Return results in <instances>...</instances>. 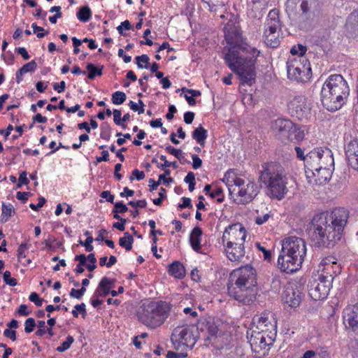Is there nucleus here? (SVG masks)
<instances>
[{"instance_id": "f257e3e1", "label": "nucleus", "mask_w": 358, "mask_h": 358, "mask_svg": "<svg viewBox=\"0 0 358 358\" xmlns=\"http://www.w3.org/2000/svg\"><path fill=\"white\" fill-rule=\"evenodd\" d=\"M348 219V212L343 208H335L330 214H316L306 229L309 240L317 248H333L341 240Z\"/></svg>"}, {"instance_id": "f03ea898", "label": "nucleus", "mask_w": 358, "mask_h": 358, "mask_svg": "<svg viewBox=\"0 0 358 358\" xmlns=\"http://www.w3.org/2000/svg\"><path fill=\"white\" fill-rule=\"evenodd\" d=\"M227 291L229 296L240 303H252L258 292L255 270L249 265L234 270L228 279Z\"/></svg>"}, {"instance_id": "7ed1b4c3", "label": "nucleus", "mask_w": 358, "mask_h": 358, "mask_svg": "<svg viewBox=\"0 0 358 358\" xmlns=\"http://www.w3.org/2000/svg\"><path fill=\"white\" fill-rule=\"evenodd\" d=\"M247 52L251 55L250 57L241 55L236 48H231L225 55L224 59L229 69L238 76L242 84L252 85L255 81V63L260 52L251 47L247 49Z\"/></svg>"}, {"instance_id": "20e7f679", "label": "nucleus", "mask_w": 358, "mask_h": 358, "mask_svg": "<svg viewBox=\"0 0 358 358\" xmlns=\"http://www.w3.org/2000/svg\"><path fill=\"white\" fill-rule=\"evenodd\" d=\"M306 255V244L303 239L290 236L282 241L278 259V266L282 272L294 273L302 265Z\"/></svg>"}, {"instance_id": "39448f33", "label": "nucleus", "mask_w": 358, "mask_h": 358, "mask_svg": "<svg viewBox=\"0 0 358 358\" xmlns=\"http://www.w3.org/2000/svg\"><path fill=\"white\" fill-rule=\"evenodd\" d=\"M262 168L259 180L267 186L272 197L278 200L282 199L288 191L287 187L288 178L284 168L276 162L265 164Z\"/></svg>"}, {"instance_id": "423d86ee", "label": "nucleus", "mask_w": 358, "mask_h": 358, "mask_svg": "<svg viewBox=\"0 0 358 358\" xmlns=\"http://www.w3.org/2000/svg\"><path fill=\"white\" fill-rule=\"evenodd\" d=\"M231 197H238V203L246 205L255 199L259 193V187L253 180L237 177L232 171H227L222 178Z\"/></svg>"}, {"instance_id": "0eeeda50", "label": "nucleus", "mask_w": 358, "mask_h": 358, "mask_svg": "<svg viewBox=\"0 0 358 358\" xmlns=\"http://www.w3.org/2000/svg\"><path fill=\"white\" fill-rule=\"evenodd\" d=\"M171 305L164 301H153L143 303L138 312L141 323L150 329L162 325L168 318Z\"/></svg>"}, {"instance_id": "6e6552de", "label": "nucleus", "mask_w": 358, "mask_h": 358, "mask_svg": "<svg viewBox=\"0 0 358 358\" xmlns=\"http://www.w3.org/2000/svg\"><path fill=\"white\" fill-rule=\"evenodd\" d=\"M334 166L331 150L327 148H316L306 155V173L315 176V171H320L321 167Z\"/></svg>"}, {"instance_id": "1a4fd4ad", "label": "nucleus", "mask_w": 358, "mask_h": 358, "mask_svg": "<svg viewBox=\"0 0 358 358\" xmlns=\"http://www.w3.org/2000/svg\"><path fill=\"white\" fill-rule=\"evenodd\" d=\"M336 275V271L332 273L327 271H322L317 277L310 281L308 292L310 297L315 301L322 300L327 298L332 287L334 276Z\"/></svg>"}, {"instance_id": "9d476101", "label": "nucleus", "mask_w": 358, "mask_h": 358, "mask_svg": "<svg viewBox=\"0 0 358 358\" xmlns=\"http://www.w3.org/2000/svg\"><path fill=\"white\" fill-rule=\"evenodd\" d=\"M194 327L188 325L176 327L171 334V341L174 349L184 351L192 349L196 342L197 336L194 332Z\"/></svg>"}, {"instance_id": "9b49d317", "label": "nucleus", "mask_w": 358, "mask_h": 358, "mask_svg": "<svg viewBox=\"0 0 358 358\" xmlns=\"http://www.w3.org/2000/svg\"><path fill=\"white\" fill-rule=\"evenodd\" d=\"M287 106L289 115L300 121H306L311 116L312 103L304 95L290 96Z\"/></svg>"}, {"instance_id": "f8f14e48", "label": "nucleus", "mask_w": 358, "mask_h": 358, "mask_svg": "<svg viewBox=\"0 0 358 358\" xmlns=\"http://www.w3.org/2000/svg\"><path fill=\"white\" fill-rule=\"evenodd\" d=\"M264 27V43L268 47L277 48L280 45L279 33L280 30L278 10L273 9L268 13Z\"/></svg>"}, {"instance_id": "ddd939ff", "label": "nucleus", "mask_w": 358, "mask_h": 358, "mask_svg": "<svg viewBox=\"0 0 358 358\" xmlns=\"http://www.w3.org/2000/svg\"><path fill=\"white\" fill-rule=\"evenodd\" d=\"M322 90L327 91L338 95L348 97L350 87L347 81L340 74H334L329 76L324 83Z\"/></svg>"}, {"instance_id": "4468645a", "label": "nucleus", "mask_w": 358, "mask_h": 358, "mask_svg": "<svg viewBox=\"0 0 358 358\" xmlns=\"http://www.w3.org/2000/svg\"><path fill=\"white\" fill-rule=\"evenodd\" d=\"M276 336L273 334L253 331L250 339V343L253 351L259 353L262 350H268L273 345Z\"/></svg>"}, {"instance_id": "2eb2a0df", "label": "nucleus", "mask_w": 358, "mask_h": 358, "mask_svg": "<svg viewBox=\"0 0 358 358\" xmlns=\"http://www.w3.org/2000/svg\"><path fill=\"white\" fill-rule=\"evenodd\" d=\"M303 289L296 284L287 285L282 294V300L292 308L298 307L303 297Z\"/></svg>"}, {"instance_id": "dca6fc26", "label": "nucleus", "mask_w": 358, "mask_h": 358, "mask_svg": "<svg viewBox=\"0 0 358 358\" xmlns=\"http://www.w3.org/2000/svg\"><path fill=\"white\" fill-rule=\"evenodd\" d=\"M246 238V230L241 223L229 225L224 231L222 242H231L235 245H243Z\"/></svg>"}, {"instance_id": "f3484780", "label": "nucleus", "mask_w": 358, "mask_h": 358, "mask_svg": "<svg viewBox=\"0 0 358 358\" xmlns=\"http://www.w3.org/2000/svg\"><path fill=\"white\" fill-rule=\"evenodd\" d=\"M253 322L259 331L277 334V322L271 313H264L260 316H255Z\"/></svg>"}, {"instance_id": "a211bd4d", "label": "nucleus", "mask_w": 358, "mask_h": 358, "mask_svg": "<svg viewBox=\"0 0 358 358\" xmlns=\"http://www.w3.org/2000/svg\"><path fill=\"white\" fill-rule=\"evenodd\" d=\"M320 96L323 106L327 110L331 112L341 108L348 99V97L343 96L342 95H338L324 90H321Z\"/></svg>"}, {"instance_id": "6ab92c4d", "label": "nucleus", "mask_w": 358, "mask_h": 358, "mask_svg": "<svg viewBox=\"0 0 358 358\" xmlns=\"http://www.w3.org/2000/svg\"><path fill=\"white\" fill-rule=\"evenodd\" d=\"M287 70L288 78L297 82L305 83L311 76L310 68L301 66L300 64H289Z\"/></svg>"}, {"instance_id": "aec40b11", "label": "nucleus", "mask_w": 358, "mask_h": 358, "mask_svg": "<svg viewBox=\"0 0 358 358\" xmlns=\"http://www.w3.org/2000/svg\"><path fill=\"white\" fill-rule=\"evenodd\" d=\"M343 324L358 334V303L348 306L343 311Z\"/></svg>"}, {"instance_id": "412c9836", "label": "nucleus", "mask_w": 358, "mask_h": 358, "mask_svg": "<svg viewBox=\"0 0 358 358\" xmlns=\"http://www.w3.org/2000/svg\"><path fill=\"white\" fill-rule=\"evenodd\" d=\"M345 151L349 166L358 172V139L355 138L348 142Z\"/></svg>"}, {"instance_id": "4be33fe9", "label": "nucleus", "mask_w": 358, "mask_h": 358, "mask_svg": "<svg viewBox=\"0 0 358 358\" xmlns=\"http://www.w3.org/2000/svg\"><path fill=\"white\" fill-rule=\"evenodd\" d=\"M196 330L208 334L207 339L208 340L210 339V337L216 336L218 333V327L212 317L201 318L197 324Z\"/></svg>"}, {"instance_id": "5701e85b", "label": "nucleus", "mask_w": 358, "mask_h": 358, "mask_svg": "<svg viewBox=\"0 0 358 358\" xmlns=\"http://www.w3.org/2000/svg\"><path fill=\"white\" fill-rule=\"evenodd\" d=\"M292 127L293 122L285 118H278L272 123L273 131L282 141H285L287 131L292 129Z\"/></svg>"}, {"instance_id": "b1692460", "label": "nucleus", "mask_w": 358, "mask_h": 358, "mask_svg": "<svg viewBox=\"0 0 358 358\" xmlns=\"http://www.w3.org/2000/svg\"><path fill=\"white\" fill-rule=\"evenodd\" d=\"M226 254L229 259L231 262L239 261L245 255L243 245H235L231 242L226 243Z\"/></svg>"}, {"instance_id": "393cba45", "label": "nucleus", "mask_w": 358, "mask_h": 358, "mask_svg": "<svg viewBox=\"0 0 358 358\" xmlns=\"http://www.w3.org/2000/svg\"><path fill=\"white\" fill-rule=\"evenodd\" d=\"M345 26L350 36L358 38V9L348 16Z\"/></svg>"}, {"instance_id": "a878e982", "label": "nucleus", "mask_w": 358, "mask_h": 358, "mask_svg": "<svg viewBox=\"0 0 358 358\" xmlns=\"http://www.w3.org/2000/svg\"><path fill=\"white\" fill-rule=\"evenodd\" d=\"M114 280H110L107 277H103L99 285L96 289L95 290L94 293V296L95 297H100V296H106L110 293V289L111 288V286L113 285Z\"/></svg>"}, {"instance_id": "bb28decb", "label": "nucleus", "mask_w": 358, "mask_h": 358, "mask_svg": "<svg viewBox=\"0 0 358 358\" xmlns=\"http://www.w3.org/2000/svg\"><path fill=\"white\" fill-rule=\"evenodd\" d=\"M202 234L203 231L199 227H194L190 233L189 243L192 249L196 252H199L201 250V239Z\"/></svg>"}, {"instance_id": "cd10ccee", "label": "nucleus", "mask_w": 358, "mask_h": 358, "mask_svg": "<svg viewBox=\"0 0 358 358\" xmlns=\"http://www.w3.org/2000/svg\"><path fill=\"white\" fill-rule=\"evenodd\" d=\"M287 134L285 137V141H296L299 142L303 140L304 137L303 131L301 130V129L293 122L292 129L287 131Z\"/></svg>"}, {"instance_id": "c85d7f7f", "label": "nucleus", "mask_w": 358, "mask_h": 358, "mask_svg": "<svg viewBox=\"0 0 358 358\" xmlns=\"http://www.w3.org/2000/svg\"><path fill=\"white\" fill-rule=\"evenodd\" d=\"M169 273L172 276L181 279L185 275V269L180 262L176 261L170 264Z\"/></svg>"}, {"instance_id": "c756f323", "label": "nucleus", "mask_w": 358, "mask_h": 358, "mask_svg": "<svg viewBox=\"0 0 358 358\" xmlns=\"http://www.w3.org/2000/svg\"><path fill=\"white\" fill-rule=\"evenodd\" d=\"M208 137V131L201 125L192 131V138L201 145L204 146L205 141Z\"/></svg>"}, {"instance_id": "7c9ffc66", "label": "nucleus", "mask_w": 358, "mask_h": 358, "mask_svg": "<svg viewBox=\"0 0 358 358\" xmlns=\"http://www.w3.org/2000/svg\"><path fill=\"white\" fill-rule=\"evenodd\" d=\"M334 166L324 167L322 166L320 171H315V176H317L320 182H327L331 178V175Z\"/></svg>"}, {"instance_id": "2f4dec72", "label": "nucleus", "mask_w": 358, "mask_h": 358, "mask_svg": "<svg viewBox=\"0 0 358 358\" xmlns=\"http://www.w3.org/2000/svg\"><path fill=\"white\" fill-rule=\"evenodd\" d=\"M92 14L90 8L87 6H84L79 8L76 16L80 22H87L90 20Z\"/></svg>"}, {"instance_id": "473e14b6", "label": "nucleus", "mask_w": 358, "mask_h": 358, "mask_svg": "<svg viewBox=\"0 0 358 358\" xmlns=\"http://www.w3.org/2000/svg\"><path fill=\"white\" fill-rule=\"evenodd\" d=\"M2 213L1 221L3 223H5L8 221L9 218L15 213V209L12 204H6L5 203H2Z\"/></svg>"}, {"instance_id": "72a5a7b5", "label": "nucleus", "mask_w": 358, "mask_h": 358, "mask_svg": "<svg viewBox=\"0 0 358 358\" xmlns=\"http://www.w3.org/2000/svg\"><path fill=\"white\" fill-rule=\"evenodd\" d=\"M133 243H134V238L128 232H125L124 234V236L119 239L120 245L121 247L124 248L127 251H129L132 249Z\"/></svg>"}, {"instance_id": "f704fd0d", "label": "nucleus", "mask_w": 358, "mask_h": 358, "mask_svg": "<svg viewBox=\"0 0 358 358\" xmlns=\"http://www.w3.org/2000/svg\"><path fill=\"white\" fill-rule=\"evenodd\" d=\"M86 69L88 71L87 78L89 79H94L96 76H100L102 75V71L103 66L100 67L95 66L93 64L89 63L86 66Z\"/></svg>"}, {"instance_id": "c9c22d12", "label": "nucleus", "mask_w": 358, "mask_h": 358, "mask_svg": "<svg viewBox=\"0 0 358 358\" xmlns=\"http://www.w3.org/2000/svg\"><path fill=\"white\" fill-rule=\"evenodd\" d=\"M128 210L127 206L122 202L118 201L114 204V208L112 210L114 219L122 218L119 215V213H124Z\"/></svg>"}, {"instance_id": "e433bc0d", "label": "nucleus", "mask_w": 358, "mask_h": 358, "mask_svg": "<svg viewBox=\"0 0 358 358\" xmlns=\"http://www.w3.org/2000/svg\"><path fill=\"white\" fill-rule=\"evenodd\" d=\"M159 158L161 160L164 161V164H159L156 158H153L152 159V162L156 164L157 166L160 169H164V168H168L169 166H172L173 169H177L178 166L176 162H169L166 160V156L164 155H161Z\"/></svg>"}, {"instance_id": "4c0bfd02", "label": "nucleus", "mask_w": 358, "mask_h": 358, "mask_svg": "<svg viewBox=\"0 0 358 358\" xmlns=\"http://www.w3.org/2000/svg\"><path fill=\"white\" fill-rule=\"evenodd\" d=\"M166 150L171 155L176 157L180 162L181 164H184L186 162V159L185 158L184 153L182 152V151L181 150L176 149V148L172 147L171 145H168L166 147Z\"/></svg>"}, {"instance_id": "58836bf2", "label": "nucleus", "mask_w": 358, "mask_h": 358, "mask_svg": "<svg viewBox=\"0 0 358 358\" xmlns=\"http://www.w3.org/2000/svg\"><path fill=\"white\" fill-rule=\"evenodd\" d=\"M101 134L100 137L102 139L108 141L110 138L111 127L108 122H103L100 127Z\"/></svg>"}, {"instance_id": "ea45409f", "label": "nucleus", "mask_w": 358, "mask_h": 358, "mask_svg": "<svg viewBox=\"0 0 358 358\" xmlns=\"http://www.w3.org/2000/svg\"><path fill=\"white\" fill-rule=\"evenodd\" d=\"M135 59L136 61V64L139 69L149 68L150 57L147 55L137 56L135 58Z\"/></svg>"}, {"instance_id": "a19ab883", "label": "nucleus", "mask_w": 358, "mask_h": 358, "mask_svg": "<svg viewBox=\"0 0 358 358\" xmlns=\"http://www.w3.org/2000/svg\"><path fill=\"white\" fill-rule=\"evenodd\" d=\"M126 98L124 92L117 91L112 94V102L115 105H120L125 101Z\"/></svg>"}, {"instance_id": "79ce46f5", "label": "nucleus", "mask_w": 358, "mask_h": 358, "mask_svg": "<svg viewBox=\"0 0 358 358\" xmlns=\"http://www.w3.org/2000/svg\"><path fill=\"white\" fill-rule=\"evenodd\" d=\"M334 258L331 257L324 259L322 262V264L324 266L322 271H327L328 272L331 273V271L334 269V266H336L339 269L338 266L336 265V262L334 261Z\"/></svg>"}, {"instance_id": "37998d69", "label": "nucleus", "mask_w": 358, "mask_h": 358, "mask_svg": "<svg viewBox=\"0 0 358 358\" xmlns=\"http://www.w3.org/2000/svg\"><path fill=\"white\" fill-rule=\"evenodd\" d=\"M37 68V64L34 60L24 64L22 68L20 69V74H24L27 73L34 72Z\"/></svg>"}, {"instance_id": "c03bdc74", "label": "nucleus", "mask_w": 358, "mask_h": 358, "mask_svg": "<svg viewBox=\"0 0 358 358\" xmlns=\"http://www.w3.org/2000/svg\"><path fill=\"white\" fill-rule=\"evenodd\" d=\"M74 342V338L71 336H68L66 340L62 343L61 345L57 348V351L63 352L71 348V345Z\"/></svg>"}, {"instance_id": "a18cd8bd", "label": "nucleus", "mask_w": 358, "mask_h": 358, "mask_svg": "<svg viewBox=\"0 0 358 358\" xmlns=\"http://www.w3.org/2000/svg\"><path fill=\"white\" fill-rule=\"evenodd\" d=\"M307 51V48L305 45H303L301 44H298L297 45L293 46L290 52L293 55H298L299 56H303L305 55V53Z\"/></svg>"}, {"instance_id": "49530a36", "label": "nucleus", "mask_w": 358, "mask_h": 358, "mask_svg": "<svg viewBox=\"0 0 358 358\" xmlns=\"http://www.w3.org/2000/svg\"><path fill=\"white\" fill-rule=\"evenodd\" d=\"M314 0H303L300 4V10L303 15H306L310 10Z\"/></svg>"}, {"instance_id": "de8ad7c7", "label": "nucleus", "mask_w": 358, "mask_h": 358, "mask_svg": "<svg viewBox=\"0 0 358 358\" xmlns=\"http://www.w3.org/2000/svg\"><path fill=\"white\" fill-rule=\"evenodd\" d=\"M3 279L6 285L11 287H14L17 284V281L15 278H11V273L9 271H6L3 275Z\"/></svg>"}, {"instance_id": "09e8293b", "label": "nucleus", "mask_w": 358, "mask_h": 358, "mask_svg": "<svg viewBox=\"0 0 358 358\" xmlns=\"http://www.w3.org/2000/svg\"><path fill=\"white\" fill-rule=\"evenodd\" d=\"M222 189L221 187H216L213 191L209 193V196L214 199L217 198V201L218 203H222L224 201V196L222 195Z\"/></svg>"}, {"instance_id": "8fccbe9b", "label": "nucleus", "mask_w": 358, "mask_h": 358, "mask_svg": "<svg viewBox=\"0 0 358 358\" xmlns=\"http://www.w3.org/2000/svg\"><path fill=\"white\" fill-rule=\"evenodd\" d=\"M24 326V331L27 334H30L34 330L36 327L35 320L32 317H29L25 320Z\"/></svg>"}, {"instance_id": "3c124183", "label": "nucleus", "mask_w": 358, "mask_h": 358, "mask_svg": "<svg viewBox=\"0 0 358 358\" xmlns=\"http://www.w3.org/2000/svg\"><path fill=\"white\" fill-rule=\"evenodd\" d=\"M78 312L82 313V316L83 318L85 317L86 315V309H85V304L84 303H82L80 304L76 305L75 306V310H72V314L73 317H78Z\"/></svg>"}, {"instance_id": "603ef678", "label": "nucleus", "mask_w": 358, "mask_h": 358, "mask_svg": "<svg viewBox=\"0 0 358 358\" xmlns=\"http://www.w3.org/2000/svg\"><path fill=\"white\" fill-rule=\"evenodd\" d=\"M87 260H88L90 262V264H87L86 267L90 272H92L96 268V259L95 257L94 254L90 253V255H88Z\"/></svg>"}, {"instance_id": "864d4df0", "label": "nucleus", "mask_w": 358, "mask_h": 358, "mask_svg": "<svg viewBox=\"0 0 358 358\" xmlns=\"http://www.w3.org/2000/svg\"><path fill=\"white\" fill-rule=\"evenodd\" d=\"M86 292L85 287H81L80 289H76L74 288L71 289L70 292V296L72 298H76L77 299H80Z\"/></svg>"}, {"instance_id": "5fc2aeb1", "label": "nucleus", "mask_w": 358, "mask_h": 358, "mask_svg": "<svg viewBox=\"0 0 358 358\" xmlns=\"http://www.w3.org/2000/svg\"><path fill=\"white\" fill-rule=\"evenodd\" d=\"M29 182V180H28L27 177V172L22 171L20 173V176L18 178V182L16 185V188L19 189L21 188L23 185H28Z\"/></svg>"}, {"instance_id": "6e6d98bb", "label": "nucleus", "mask_w": 358, "mask_h": 358, "mask_svg": "<svg viewBox=\"0 0 358 358\" xmlns=\"http://www.w3.org/2000/svg\"><path fill=\"white\" fill-rule=\"evenodd\" d=\"M303 0H287L286 2L287 10L294 11L296 10V6L301 4Z\"/></svg>"}, {"instance_id": "4d7b16f0", "label": "nucleus", "mask_w": 358, "mask_h": 358, "mask_svg": "<svg viewBox=\"0 0 358 358\" xmlns=\"http://www.w3.org/2000/svg\"><path fill=\"white\" fill-rule=\"evenodd\" d=\"M29 299L35 303V305L38 307L42 306L43 299L40 298L38 294L36 292H32L29 296Z\"/></svg>"}, {"instance_id": "13d9d810", "label": "nucleus", "mask_w": 358, "mask_h": 358, "mask_svg": "<svg viewBox=\"0 0 358 358\" xmlns=\"http://www.w3.org/2000/svg\"><path fill=\"white\" fill-rule=\"evenodd\" d=\"M29 248V245L27 243H22L20 245L17 250V259L20 261L22 258H25V250Z\"/></svg>"}, {"instance_id": "bf43d9fd", "label": "nucleus", "mask_w": 358, "mask_h": 358, "mask_svg": "<svg viewBox=\"0 0 358 358\" xmlns=\"http://www.w3.org/2000/svg\"><path fill=\"white\" fill-rule=\"evenodd\" d=\"M93 241L94 238L92 236H88L86 239V244H83V241L82 240L79 241V244L84 245L85 247L86 251L91 252L94 249V247L92 245Z\"/></svg>"}, {"instance_id": "052dcab7", "label": "nucleus", "mask_w": 358, "mask_h": 358, "mask_svg": "<svg viewBox=\"0 0 358 358\" xmlns=\"http://www.w3.org/2000/svg\"><path fill=\"white\" fill-rule=\"evenodd\" d=\"M128 204L129 206H131V207L133 208H144L146 207L147 206V201L145 200V199H142V200H138V201H130Z\"/></svg>"}, {"instance_id": "680f3d73", "label": "nucleus", "mask_w": 358, "mask_h": 358, "mask_svg": "<svg viewBox=\"0 0 358 358\" xmlns=\"http://www.w3.org/2000/svg\"><path fill=\"white\" fill-rule=\"evenodd\" d=\"M45 201H46V200L44 197L40 196L38 198V203H36V205H35L34 203H30L29 207L32 210H34L35 211H38L45 203Z\"/></svg>"}, {"instance_id": "e2e57ef3", "label": "nucleus", "mask_w": 358, "mask_h": 358, "mask_svg": "<svg viewBox=\"0 0 358 358\" xmlns=\"http://www.w3.org/2000/svg\"><path fill=\"white\" fill-rule=\"evenodd\" d=\"M187 356V354L186 352H176L173 351H168L166 354L167 358H184Z\"/></svg>"}, {"instance_id": "0e129e2a", "label": "nucleus", "mask_w": 358, "mask_h": 358, "mask_svg": "<svg viewBox=\"0 0 358 358\" xmlns=\"http://www.w3.org/2000/svg\"><path fill=\"white\" fill-rule=\"evenodd\" d=\"M270 217L271 215L269 213H266L264 215H259L256 217L255 222L257 224L262 225L267 222Z\"/></svg>"}, {"instance_id": "69168bd1", "label": "nucleus", "mask_w": 358, "mask_h": 358, "mask_svg": "<svg viewBox=\"0 0 358 358\" xmlns=\"http://www.w3.org/2000/svg\"><path fill=\"white\" fill-rule=\"evenodd\" d=\"M182 203H180L178 206V210H182L185 208H192V205L191 203V199L187 197H182Z\"/></svg>"}, {"instance_id": "338daca9", "label": "nucleus", "mask_w": 358, "mask_h": 358, "mask_svg": "<svg viewBox=\"0 0 358 358\" xmlns=\"http://www.w3.org/2000/svg\"><path fill=\"white\" fill-rule=\"evenodd\" d=\"M134 177L136 180H141L145 178V173L142 171H139L138 169H134L132 171V176L130 177V180H132Z\"/></svg>"}, {"instance_id": "774afa93", "label": "nucleus", "mask_w": 358, "mask_h": 358, "mask_svg": "<svg viewBox=\"0 0 358 358\" xmlns=\"http://www.w3.org/2000/svg\"><path fill=\"white\" fill-rule=\"evenodd\" d=\"M192 159L193 161V162H192L193 169L195 170L199 169L202 165V160L196 155H192Z\"/></svg>"}]
</instances>
